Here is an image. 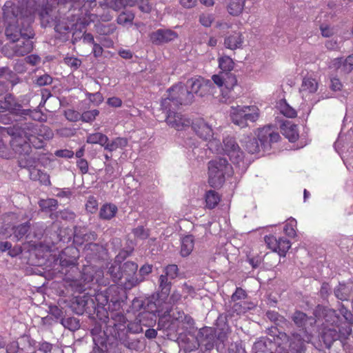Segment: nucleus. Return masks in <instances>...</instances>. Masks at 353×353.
I'll list each match as a JSON object with an SVG mask.
<instances>
[{"label":"nucleus","mask_w":353,"mask_h":353,"mask_svg":"<svg viewBox=\"0 0 353 353\" xmlns=\"http://www.w3.org/2000/svg\"><path fill=\"white\" fill-rule=\"evenodd\" d=\"M7 5L9 6H6L8 9L5 12V34L10 44L6 46L3 51L8 57L25 56L33 49L34 30L32 26L13 22L14 11L10 6L11 3Z\"/></svg>","instance_id":"f257e3e1"},{"label":"nucleus","mask_w":353,"mask_h":353,"mask_svg":"<svg viewBox=\"0 0 353 353\" xmlns=\"http://www.w3.org/2000/svg\"><path fill=\"white\" fill-rule=\"evenodd\" d=\"M107 318L105 331L108 336H112V343L117 340L129 350L138 351L141 348L137 334L143 332L142 325H148L146 317L140 316L139 322L128 321L123 313L112 314L111 317Z\"/></svg>","instance_id":"f03ea898"},{"label":"nucleus","mask_w":353,"mask_h":353,"mask_svg":"<svg viewBox=\"0 0 353 353\" xmlns=\"http://www.w3.org/2000/svg\"><path fill=\"white\" fill-rule=\"evenodd\" d=\"M32 122L21 125H15L4 128L2 130L11 137L10 147L18 157V164L21 168H31L37 165L38 159L31 154L32 147L28 141L26 134H30Z\"/></svg>","instance_id":"7ed1b4c3"},{"label":"nucleus","mask_w":353,"mask_h":353,"mask_svg":"<svg viewBox=\"0 0 353 353\" xmlns=\"http://www.w3.org/2000/svg\"><path fill=\"white\" fill-rule=\"evenodd\" d=\"M128 298L125 289L117 285H111L103 291L95 294V301L98 305L97 317L101 326L108 321L107 316L111 317L112 314L121 313L118 312L125 303Z\"/></svg>","instance_id":"20e7f679"},{"label":"nucleus","mask_w":353,"mask_h":353,"mask_svg":"<svg viewBox=\"0 0 353 353\" xmlns=\"http://www.w3.org/2000/svg\"><path fill=\"white\" fill-rule=\"evenodd\" d=\"M266 333L270 336H262L259 338L253 345V353H287L288 350H291L292 353H295V350L301 349V346L295 345V341L290 342L288 334L283 331H279L276 327L267 328ZM300 335H292V339L299 342Z\"/></svg>","instance_id":"39448f33"},{"label":"nucleus","mask_w":353,"mask_h":353,"mask_svg":"<svg viewBox=\"0 0 353 353\" xmlns=\"http://www.w3.org/2000/svg\"><path fill=\"white\" fill-rule=\"evenodd\" d=\"M219 68L220 72L212 77L214 84L221 88L223 99L230 102L237 97L238 93L234 88L238 86L236 74L232 72L234 68L233 59L227 55L219 57Z\"/></svg>","instance_id":"423d86ee"},{"label":"nucleus","mask_w":353,"mask_h":353,"mask_svg":"<svg viewBox=\"0 0 353 353\" xmlns=\"http://www.w3.org/2000/svg\"><path fill=\"white\" fill-rule=\"evenodd\" d=\"M172 280L161 274L158 279V291L157 296H152L154 301H148L147 309L150 311L143 312L141 317H150L151 321H155L156 312H168L171 310L170 303H168V296L172 286Z\"/></svg>","instance_id":"0eeeda50"},{"label":"nucleus","mask_w":353,"mask_h":353,"mask_svg":"<svg viewBox=\"0 0 353 353\" xmlns=\"http://www.w3.org/2000/svg\"><path fill=\"white\" fill-rule=\"evenodd\" d=\"M314 319L312 316H308L305 313L296 310L292 315L291 319L292 321L294 323L296 326L299 328L296 330L292 331L290 334H288V337L289 339L290 342L294 341L292 339V335H300L299 336V343L301 345V349L295 350V353H305L307 345L309 344L312 339V335L310 332H309L307 330L306 325L307 322L310 323V325L315 324L318 320L314 316ZM294 341H296L294 340ZM295 345L298 347L300 346L299 343L295 342Z\"/></svg>","instance_id":"6e6552de"},{"label":"nucleus","mask_w":353,"mask_h":353,"mask_svg":"<svg viewBox=\"0 0 353 353\" xmlns=\"http://www.w3.org/2000/svg\"><path fill=\"white\" fill-rule=\"evenodd\" d=\"M321 322V331L320 332V341L325 347L330 349L335 342L339 341L343 345L352 333V328L346 323H330L325 319H317Z\"/></svg>","instance_id":"1a4fd4ad"},{"label":"nucleus","mask_w":353,"mask_h":353,"mask_svg":"<svg viewBox=\"0 0 353 353\" xmlns=\"http://www.w3.org/2000/svg\"><path fill=\"white\" fill-rule=\"evenodd\" d=\"M8 3L12 4V6H10L13 8V11H14L13 22L25 24L28 26H32L33 23L35 13L37 11L39 12L41 0H21L18 4H15L11 1H6L3 8L4 21L6 9H8L6 7ZM8 6H9L8 5Z\"/></svg>","instance_id":"9d476101"},{"label":"nucleus","mask_w":353,"mask_h":353,"mask_svg":"<svg viewBox=\"0 0 353 353\" xmlns=\"http://www.w3.org/2000/svg\"><path fill=\"white\" fill-rule=\"evenodd\" d=\"M338 310L339 314H337L336 310L334 309L319 304L314 309L313 315L317 319H325L327 322L332 324L346 323L349 327H351V325L353 324L352 313L342 303L339 304Z\"/></svg>","instance_id":"9b49d317"},{"label":"nucleus","mask_w":353,"mask_h":353,"mask_svg":"<svg viewBox=\"0 0 353 353\" xmlns=\"http://www.w3.org/2000/svg\"><path fill=\"white\" fill-rule=\"evenodd\" d=\"M232 167L225 158H216L208 163V183L214 188H220L226 176H232Z\"/></svg>","instance_id":"f8f14e48"},{"label":"nucleus","mask_w":353,"mask_h":353,"mask_svg":"<svg viewBox=\"0 0 353 353\" xmlns=\"http://www.w3.org/2000/svg\"><path fill=\"white\" fill-rule=\"evenodd\" d=\"M96 303L95 298L93 299L90 295L83 294L74 297L70 302V308L78 315L87 314L90 321V329L94 327L95 321H99L97 317L98 305H96Z\"/></svg>","instance_id":"ddd939ff"},{"label":"nucleus","mask_w":353,"mask_h":353,"mask_svg":"<svg viewBox=\"0 0 353 353\" xmlns=\"http://www.w3.org/2000/svg\"><path fill=\"white\" fill-rule=\"evenodd\" d=\"M66 0H58L57 6L53 7L46 4L41 7L38 12L41 26L43 28L52 27L59 18L72 12L70 9L66 8Z\"/></svg>","instance_id":"4468645a"},{"label":"nucleus","mask_w":353,"mask_h":353,"mask_svg":"<svg viewBox=\"0 0 353 353\" xmlns=\"http://www.w3.org/2000/svg\"><path fill=\"white\" fill-rule=\"evenodd\" d=\"M230 117L234 124L243 128L248 125V122L254 123L259 119V109L256 106H232Z\"/></svg>","instance_id":"2eb2a0df"},{"label":"nucleus","mask_w":353,"mask_h":353,"mask_svg":"<svg viewBox=\"0 0 353 353\" xmlns=\"http://www.w3.org/2000/svg\"><path fill=\"white\" fill-rule=\"evenodd\" d=\"M94 347L90 353H104L108 352V345L112 344V336L107 335V331L102 330L101 323L94 321V327L90 328Z\"/></svg>","instance_id":"dca6fc26"},{"label":"nucleus","mask_w":353,"mask_h":353,"mask_svg":"<svg viewBox=\"0 0 353 353\" xmlns=\"http://www.w3.org/2000/svg\"><path fill=\"white\" fill-rule=\"evenodd\" d=\"M0 111H8L10 114L24 119L32 118L34 110L30 108H23L17 99L11 94H7L3 100L0 99Z\"/></svg>","instance_id":"f3484780"},{"label":"nucleus","mask_w":353,"mask_h":353,"mask_svg":"<svg viewBox=\"0 0 353 353\" xmlns=\"http://www.w3.org/2000/svg\"><path fill=\"white\" fill-rule=\"evenodd\" d=\"M0 111H8L10 114L24 119L32 118L34 110L30 108H23L17 99L11 94H7L3 100L0 99Z\"/></svg>","instance_id":"a211bd4d"},{"label":"nucleus","mask_w":353,"mask_h":353,"mask_svg":"<svg viewBox=\"0 0 353 353\" xmlns=\"http://www.w3.org/2000/svg\"><path fill=\"white\" fill-rule=\"evenodd\" d=\"M222 152L229 157L233 164L239 167H241V163L244 164L243 152L234 137L228 136L223 139Z\"/></svg>","instance_id":"6ab92c4d"},{"label":"nucleus","mask_w":353,"mask_h":353,"mask_svg":"<svg viewBox=\"0 0 353 353\" xmlns=\"http://www.w3.org/2000/svg\"><path fill=\"white\" fill-rule=\"evenodd\" d=\"M171 310L168 312H155V321H151L150 318H145V322L148 323L146 327L151 326L153 323L158 320V329L163 330H169L172 332H177L179 330L177 322L175 319L176 314L173 312L172 314H170Z\"/></svg>","instance_id":"aec40b11"},{"label":"nucleus","mask_w":353,"mask_h":353,"mask_svg":"<svg viewBox=\"0 0 353 353\" xmlns=\"http://www.w3.org/2000/svg\"><path fill=\"white\" fill-rule=\"evenodd\" d=\"M196 339L200 347L201 348L204 347L205 350H211L214 345L216 346L218 350L219 345L223 343L218 339L216 330L210 327H204L200 329Z\"/></svg>","instance_id":"412c9836"},{"label":"nucleus","mask_w":353,"mask_h":353,"mask_svg":"<svg viewBox=\"0 0 353 353\" xmlns=\"http://www.w3.org/2000/svg\"><path fill=\"white\" fill-rule=\"evenodd\" d=\"M85 259L87 263H94L104 260L107 256V250L102 245L96 243H88L84 246Z\"/></svg>","instance_id":"4be33fe9"},{"label":"nucleus","mask_w":353,"mask_h":353,"mask_svg":"<svg viewBox=\"0 0 353 353\" xmlns=\"http://www.w3.org/2000/svg\"><path fill=\"white\" fill-rule=\"evenodd\" d=\"M167 92L172 93L179 106L190 105L194 101V96L189 92L188 88L181 83L170 87Z\"/></svg>","instance_id":"5701e85b"},{"label":"nucleus","mask_w":353,"mask_h":353,"mask_svg":"<svg viewBox=\"0 0 353 353\" xmlns=\"http://www.w3.org/2000/svg\"><path fill=\"white\" fill-rule=\"evenodd\" d=\"M79 251L74 246H68L63 249L59 255V265L62 270L64 268H73L78 265Z\"/></svg>","instance_id":"b1692460"},{"label":"nucleus","mask_w":353,"mask_h":353,"mask_svg":"<svg viewBox=\"0 0 353 353\" xmlns=\"http://www.w3.org/2000/svg\"><path fill=\"white\" fill-rule=\"evenodd\" d=\"M212 85L213 83L210 80L191 78L187 81L185 86L188 88L189 92L193 96L196 94L202 97L207 94Z\"/></svg>","instance_id":"393cba45"},{"label":"nucleus","mask_w":353,"mask_h":353,"mask_svg":"<svg viewBox=\"0 0 353 353\" xmlns=\"http://www.w3.org/2000/svg\"><path fill=\"white\" fill-rule=\"evenodd\" d=\"M280 138L279 134L274 132L271 126H265L259 131V139L263 152L270 150L271 144L278 142Z\"/></svg>","instance_id":"a878e982"},{"label":"nucleus","mask_w":353,"mask_h":353,"mask_svg":"<svg viewBox=\"0 0 353 353\" xmlns=\"http://www.w3.org/2000/svg\"><path fill=\"white\" fill-rule=\"evenodd\" d=\"M65 234L66 230L62 228L59 222H52L46 228V236L49 237L52 244L70 241L71 237L66 236Z\"/></svg>","instance_id":"bb28decb"},{"label":"nucleus","mask_w":353,"mask_h":353,"mask_svg":"<svg viewBox=\"0 0 353 353\" xmlns=\"http://www.w3.org/2000/svg\"><path fill=\"white\" fill-rule=\"evenodd\" d=\"M178 37V33L172 30L161 28L151 33L150 40L155 45H161L172 41Z\"/></svg>","instance_id":"cd10ccee"},{"label":"nucleus","mask_w":353,"mask_h":353,"mask_svg":"<svg viewBox=\"0 0 353 353\" xmlns=\"http://www.w3.org/2000/svg\"><path fill=\"white\" fill-rule=\"evenodd\" d=\"M97 234L94 231H88L86 228L75 226L74 228L73 242L79 245L85 243H93L97 239Z\"/></svg>","instance_id":"c85d7f7f"},{"label":"nucleus","mask_w":353,"mask_h":353,"mask_svg":"<svg viewBox=\"0 0 353 353\" xmlns=\"http://www.w3.org/2000/svg\"><path fill=\"white\" fill-rule=\"evenodd\" d=\"M191 129L201 139L208 141L213 137V130L203 119H196L192 122Z\"/></svg>","instance_id":"c756f323"},{"label":"nucleus","mask_w":353,"mask_h":353,"mask_svg":"<svg viewBox=\"0 0 353 353\" xmlns=\"http://www.w3.org/2000/svg\"><path fill=\"white\" fill-rule=\"evenodd\" d=\"M165 121L168 125L179 131L190 128L192 122L190 119L185 118L182 114L176 112L167 115Z\"/></svg>","instance_id":"7c9ffc66"},{"label":"nucleus","mask_w":353,"mask_h":353,"mask_svg":"<svg viewBox=\"0 0 353 353\" xmlns=\"http://www.w3.org/2000/svg\"><path fill=\"white\" fill-rule=\"evenodd\" d=\"M244 41L242 32L239 30L228 32L224 39V46L230 50L241 48Z\"/></svg>","instance_id":"2f4dec72"},{"label":"nucleus","mask_w":353,"mask_h":353,"mask_svg":"<svg viewBox=\"0 0 353 353\" xmlns=\"http://www.w3.org/2000/svg\"><path fill=\"white\" fill-rule=\"evenodd\" d=\"M183 146L187 150L186 153L190 159H196L200 157L201 148H199L198 141L192 137L184 139L182 143Z\"/></svg>","instance_id":"473e14b6"},{"label":"nucleus","mask_w":353,"mask_h":353,"mask_svg":"<svg viewBox=\"0 0 353 353\" xmlns=\"http://www.w3.org/2000/svg\"><path fill=\"white\" fill-rule=\"evenodd\" d=\"M179 345L184 353H193L200 347L196 337L189 338L186 336L179 338Z\"/></svg>","instance_id":"72a5a7b5"},{"label":"nucleus","mask_w":353,"mask_h":353,"mask_svg":"<svg viewBox=\"0 0 353 353\" xmlns=\"http://www.w3.org/2000/svg\"><path fill=\"white\" fill-rule=\"evenodd\" d=\"M46 235V228L41 223H36L31 227L30 224V233L28 236V243L36 246L37 241L41 239L43 235Z\"/></svg>","instance_id":"f704fd0d"},{"label":"nucleus","mask_w":353,"mask_h":353,"mask_svg":"<svg viewBox=\"0 0 353 353\" xmlns=\"http://www.w3.org/2000/svg\"><path fill=\"white\" fill-rule=\"evenodd\" d=\"M21 339L28 342L30 347L35 348L36 350L34 352H37V353H51L54 347L52 343L46 341L37 342L29 336H23Z\"/></svg>","instance_id":"c9c22d12"},{"label":"nucleus","mask_w":353,"mask_h":353,"mask_svg":"<svg viewBox=\"0 0 353 353\" xmlns=\"http://www.w3.org/2000/svg\"><path fill=\"white\" fill-rule=\"evenodd\" d=\"M65 17L59 18L56 23L53 26L55 32L60 34L59 39L63 41H67L69 39V34L72 27L65 21Z\"/></svg>","instance_id":"e433bc0d"},{"label":"nucleus","mask_w":353,"mask_h":353,"mask_svg":"<svg viewBox=\"0 0 353 353\" xmlns=\"http://www.w3.org/2000/svg\"><path fill=\"white\" fill-rule=\"evenodd\" d=\"M179 107L172 93L168 92V96L161 101V108L165 112L166 116L176 112Z\"/></svg>","instance_id":"4c0bfd02"},{"label":"nucleus","mask_w":353,"mask_h":353,"mask_svg":"<svg viewBox=\"0 0 353 353\" xmlns=\"http://www.w3.org/2000/svg\"><path fill=\"white\" fill-rule=\"evenodd\" d=\"M333 64L335 68L341 69L344 73H350L353 70V54L345 59L343 57L336 58Z\"/></svg>","instance_id":"58836bf2"},{"label":"nucleus","mask_w":353,"mask_h":353,"mask_svg":"<svg viewBox=\"0 0 353 353\" xmlns=\"http://www.w3.org/2000/svg\"><path fill=\"white\" fill-rule=\"evenodd\" d=\"M216 329L219 330L218 339L221 342H224L227 339V332L229 330V325L227 322V316L224 314H220L216 321Z\"/></svg>","instance_id":"ea45409f"},{"label":"nucleus","mask_w":353,"mask_h":353,"mask_svg":"<svg viewBox=\"0 0 353 353\" xmlns=\"http://www.w3.org/2000/svg\"><path fill=\"white\" fill-rule=\"evenodd\" d=\"M0 79L9 81L12 88L20 81V78L9 67H0Z\"/></svg>","instance_id":"a19ab883"},{"label":"nucleus","mask_w":353,"mask_h":353,"mask_svg":"<svg viewBox=\"0 0 353 353\" xmlns=\"http://www.w3.org/2000/svg\"><path fill=\"white\" fill-rule=\"evenodd\" d=\"M152 299V296L148 299H142L141 298L135 297L132 301V309L134 312H139L143 310L142 312H140L138 314V316L136 318V320L134 322H139L140 315H141L143 312L150 311L147 309L148 301H154Z\"/></svg>","instance_id":"79ce46f5"},{"label":"nucleus","mask_w":353,"mask_h":353,"mask_svg":"<svg viewBox=\"0 0 353 353\" xmlns=\"http://www.w3.org/2000/svg\"><path fill=\"white\" fill-rule=\"evenodd\" d=\"M13 236L17 240L20 241L25 239V241L28 242V235L30 233V222L26 221L25 223L14 225L12 228Z\"/></svg>","instance_id":"37998d69"},{"label":"nucleus","mask_w":353,"mask_h":353,"mask_svg":"<svg viewBox=\"0 0 353 353\" xmlns=\"http://www.w3.org/2000/svg\"><path fill=\"white\" fill-rule=\"evenodd\" d=\"M243 146L248 152L250 154H256L261 151V145L259 137H248L243 141Z\"/></svg>","instance_id":"c03bdc74"},{"label":"nucleus","mask_w":353,"mask_h":353,"mask_svg":"<svg viewBox=\"0 0 353 353\" xmlns=\"http://www.w3.org/2000/svg\"><path fill=\"white\" fill-rule=\"evenodd\" d=\"M194 246V240L192 235H186L181 239L180 254L182 257L189 256Z\"/></svg>","instance_id":"a18cd8bd"},{"label":"nucleus","mask_w":353,"mask_h":353,"mask_svg":"<svg viewBox=\"0 0 353 353\" xmlns=\"http://www.w3.org/2000/svg\"><path fill=\"white\" fill-rule=\"evenodd\" d=\"M137 273H129L122 275L119 284L123 285V289L130 290L140 283Z\"/></svg>","instance_id":"49530a36"},{"label":"nucleus","mask_w":353,"mask_h":353,"mask_svg":"<svg viewBox=\"0 0 353 353\" xmlns=\"http://www.w3.org/2000/svg\"><path fill=\"white\" fill-rule=\"evenodd\" d=\"M175 312V319L177 322L178 328H179V324L181 323L183 329L192 328L194 327V321L192 316L188 314H185L182 310H177Z\"/></svg>","instance_id":"de8ad7c7"},{"label":"nucleus","mask_w":353,"mask_h":353,"mask_svg":"<svg viewBox=\"0 0 353 353\" xmlns=\"http://www.w3.org/2000/svg\"><path fill=\"white\" fill-rule=\"evenodd\" d=\"M118 208L113 203H105L100 208L99 217L103 220H110L115 216Z\"/></svg>","instance_id":"09e8293b"},{"label":"nucleus","mask_w":353,"mask_h":353,"mask_svg":"<svg viewBox=\"0 0 353 353\" xmlns=\"http://www.w3.org/2000/svg\"><path fill=\"white\" fill-rule=\"evenodd\" d=\"M282 130L289 141L294 143L299 139L298 127L296 125L290 123H283Z\"/></svg>","instance_id":"8fccbe9b"},{"label":"nucleus","mask_w":353,"mask_h":353,"mask_svg":"<svg viewBox=\"0 0 353 353\" xmlns=\"http://www.w3.org/2000/svg\"><path fill=\"white\" fill-rule=\"evenodd\" d=\"M95 273L96 266L94 264H84L81 272V278L85 283H89L94 281Z\"/></svg>","instance_id":"3c124183"},{"label":"nucleus","mask_w":353,"mask_h":353,"mask_svg":"<svg viewBox=\"0 0 353 353\" xmlns=\"http://www.w3.org/2000/svg\"><path fill=\"white\" fill-rule=\"evenodd\" d=\"M351 290L344 283H339L334 290V294L336 299L341 301H347L350 297Z\"/></svg>","instance_id":"603ef678"},{"label":"nucleus","mask_w":353,"mask_h":353,"mask_svg":"<svg viewBox=\"0 0 353 353\" xmlns=\"http://www.w3.org/2000/svg\"><path fill=\"white\" fill-rule=\"evenodd\" d=\"M245 0H230L228 6V12L233 16L239 15L245 6Z\"/></svg>","instance_id":"864d4df0"},{"label":"nucleus","mask_w":353,"mask_h":353,"mask_svg":"<svg viewBox=\"0 0 353 353\" xmlns=\"http://www.w3.org/2000/svg\"><path fill=\"white\" fill-rule=\"evenodd\" d=\"M108 137L101 132L90 134L87 137L86 142L91 144H99L105 148V144L108 141Z\"/></svg>","instance_id":"5fc2aeb1"},{"label":"nucleus","mask_w":353,"mask_h":353,"mask_svg":"<svg viewBox=\"0 0 353 353\" xmlns=\"http://www.w3.org/2000/svg\"><path fill=\"white\" fill-rule=\"evenodd\" d=\"M36 132V125L34 123H32V129L31 132L30 133V134H27L28 136H26V137L30 145L33 146L35 148L40 149L43 148L44 142L42 139L35 136Z\"/></svg>","instance_id":"6e6d98bb"},{"label":"nucleus","mask_w":353,"mask_h":353,"mask_svg":"<svg viewBox=\"0 0 353 353\" xmlns=\"http://www.w3.org/2000/svg\"><path fill=\"white\" fill-rule=\"evenodd\" d=\"M39 205L43 212H51L57 210L58 201L54 199H41Z\"/></svg>","instance_id":"4d7b16f0"},{"label":"nucleus","mask_w":353,"mask_h":353,"mask_svg":"<svg viewBox=\"0 0 353 353\" xmlns=\"http://www.w3.org/2000/svg\"><path fill=\"white\" fill-rule=\"evenodd\" d=\"M220 197L214 190H209L205 194L206 207L209 209L214 208L219 203Z\"/></svg>","instance_id":"13d9d810"},{"label":"nucleus","mask_w":353,"mask_h":353,"mask_svg":"<svg viewBox=\"0 0 353 353\" xmlns=\"http://www.w3.org/2000/svg\"><path fill=\"white\" fill-rule=\"evenodd\" d=\"M107 273L110 276L114 283H119L122 280L121 265L111 264L108 268Z\"/></svg>","instance_id":"bf43d9fd"},{"label":"nucleus","mask_w":353,"mask_h":353,"mask_svg":"<svg viewBox=\"0 0 353 353\" xmlns=\"http://www.w3.org/2000/svg\"><path fill=\"white\" fill-rule=\"evenodd\" d=\"M61 324L71 331L77 330L80 327L79 320L75 317H65L61 319Z\"/></svg>","instance_id":"052dcab7"},{"label":"nucleus","mask_w":353,"mask_h":353,"mask_svg":"<svg viewBox=\"0 0 353 353\" xmlns=\"http://www.w3.org/2000/svg\"><path fill=\"white\" fill-rule=\"evenodd\" d=\"M318 84L314 79L305 77L301 85V91H307L309 93H314L317 90Z\"/></svg>","instance_id":"680f3d73"},{"label":"nucleus","mask_w":353,"mask_h":353,"mask_svg":"<svg viewBox=\"0 0 353 353\" xmlns=\"http://www.w3.org/2000/svg\"><path fill=\"white\" fill-rule=\"evenodd\" d=\"M128 144V140L125 138L117 137L114 139L111 143L107 142L105 145V150L110 152L116 150L119 148L125 147Z\"/></svg>","instance_id":"e2e57ef3"},{"label":"nucleus","mask_w":353,"mask_h":353,"mask_svg":"<svg viewBox=\"0 0 353 353\" xmlns=\"http://www.w3.org/2000/svg\"><path fill=\"white\" fill-rule=\"evenodd\" d=\"M280 112L285 117L294 118L296 117V111L292 108L285 100H281L279 103Z\"/></svg>","instance_id":"0e129e2a"},{"label":"nucleus","mask_w":353,"mask_h":353,"mask_svg":"<svg viewBox=\"0 0 353 353\" xmlns=\"http://www.w3.org/2000/svg\"><path fill=\"white\" fill-rule=\"evenodd\" d=\"M86 24L85 23L78 25H74V30L72 36V43L73 44L83 40L84 36V30H85Z\"/></svg>","instance_id":"69168bd1"},{"label":"nucleus","mask_w":353,"mask_h":353,"mask_svg":"<svg viewBox=\"0 0 353 353\" xmlns=\"http://www.w3.org/2000/svg\"><path fill=\"white\" fill-rule=\"evenodd\" d=\"M277 244L276 252H278L280 256H285L286 253L291 247L290 241L284 237H281L278 239Z\"/></svg>","instance_id":"338daca9"},{"label":"nucleus","mask_w":353,"mask_h":353,"mask_svg":"<svg viewBox=\"0 0 353 353\" xmlns=\"http://www.w3.org/2000/svg\"><path fill=\"white\" fill-rule=\"evenodd\" d=\"M162 274L171 280H174L179 275V268L176 264L168 265L163 268Z\"/></svg>","instance_id":"774afa93"}]
</instances>
